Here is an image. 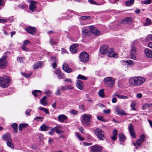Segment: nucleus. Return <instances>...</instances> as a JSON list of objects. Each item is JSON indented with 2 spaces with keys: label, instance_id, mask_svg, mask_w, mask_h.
Returning a JSON list of instances; mask_svg holds the SVG:
<instances>
[{
  "label": "nucleus",
  "instance_id": "f257e3e1",
  "mask_svg": "<svg viewBox=\"0 0 152 152\" xmlns=\"http://www.w3.org/2000/svg\"><path fill=\"white\" fill-rule=\"evenodd\" d=\"M145 81V79L141 77H135L130 79L129 84L131 86H136L142 84Z\"/></svg>",
  "mask_w": 152,
  "mask_h": 152
},
{
  "label": "nucleus",
  "instance_id": "f03ea898",
  "mask_svg": "<svg viewBox=\"0 0 152 152\" xmlns=\"http://www.w3.org/2000/svg\"><path fill=\"white\" fill-rule=\"evenodd\" d=\"M11 82L10 77L7 76H5L0 78V87L3 88L8 87Z\"/></svg>",
  "mask_w": 152,
  "mask_h": 152
},
{
  "label": "nucleus",
  "instance_id": "7ed1b4c3",
  "mask_svg": "<svg viewBox=\"0 0 152 152\" xmlns=\"http://www.w3.org/2000/svg\"><path fill=\"white\" fill-rule=\"evenodd\" d=\"M104 82L106 86L112 87L115 84V80L114 78L110 77H105L104 80Z\"/></svg>",
  "mask_w": 152,
  "mask_h": 152
},
{
  "label": "nucleus",
  "instance_id": "20e7f679",
  "mask_svg": "<svg viewBox=\"0 0 152 152\" xmlns=\"http://www.w3.org/2000/svg\"><path fill=\"white\" fill-rule=\"evenodd\" d=\"M94 133L99 140H103L104 139V132L102 130L99 128H96L94 130Z\"/></svg>",
  "mask_w": 152,
  "mask_h": 152
},
{
  "label": "nucleus",
  "instance_id": "39448f33",
  "mask_svg": "<svg viewBox=\"0 0 152 152\" xmlns=\"http://www.w3.org/2000/svg\"><path fill=\"white\" fill-rule=\"evenodd\" d=\"M79 58L83 63H86L89 61V55L86 52H83L80 54Z\"/></svg>",
  "mask_w": 152,
  "mask_h": 152
},
{
  "label": "nucleus",
  "instance_id": "423d86ee",
  "mask_svg": "<svg viewBox=\"0 0 152 152\" xmlns=\"http://www.w3.org/2000/svg\"><path fill=\"white\" fill-rule=\"evenodd\" d=\"M91 116L90 115H87L85 114L83 115L82 119L81 121V122L83 125H88L90 124V119Z\"/></svg>",
  "mask_w": 152,
  "mask_h": 152
},
{
  "label": "nucleus",
  "instance_id": "0eeeda50",
  "mask_svg": "<svg viewBox=\"0 0 152 152\" xmlns=\"http://www.w3.org/2000/svg\"><path fill=\"white\" fill-rule=\"evenodd\" d=\"M7 56H3L0 59V68L4 69L5 68L7 64Z\"/></svg>",
  "mask_w": 152,
  "mask_h": 152
},
{
  "label": "nucleus",
  "instance_id": "6e6552de",
  "mask_svg": "<svg viewBox=\"0 0 152 152\" xmlns=\"http://www.w3.org/2000/svg\"><path fill=\"white\" fill-rule=\"evenodd\" d=\"M131 50L130 53L131 58L134 60L136 59L135 55L136 54L137 48L135 47L134 45L132 44L131 47Z\"/></svg>",
  "mask_w": 152,
  "mask_h": 152
},
{
  "label": "nucleus",
  "instance_id": "1a4fd4ad",
  "mask_svg": "<svg viewBox=\"0 0 152 152\" xmlns=\"http://www.w3.org/2000/svg\"><path fill=\"white\" fill-rule=\"evenodd\" d=\"M103 148L101 146L97 145L92 146L91 147V152H102Z\"/></svg>",
  "mask_w": 152,
  "mask_h": 152
},
{
  "label": "nucleus",
  "instance_id": "9d476101",
  "mask_svg": "<svg viewBox=\"0 0 152 152\" xmlns=\"http://www.w3.org/2000/svg\"><path fill=\"white\" fill-rule=\"evenodd\" d=\"M25 30L29 34L32 35L34 34L37 32L36 28L31 26L27 27L25 28Z\"/></svg>",
  "mask_w": 152,
  "mask_h": 152
},
{
  "label": "nucleus",
  "instance_id": "9b49d317",
  "mask_svg": "<svg viewBox=\"0 0 152 152\" xmlns=\"http://www.w3.org/2000/svg\"><path fill=\"white\" fill-rule=\"evenodd\" d=\"M89 28L90 31L94 35L97 36L99 35L100 32L99 30L95 27H94L93 26L89 27Z\"/></svg>",
  "mask_w": 152,
  "mask_h": 152
},
{
  "label": "nucleus",
  "instance_id": "f8f14e48",
  "mask_svg": "<svg viewBox=\"0 0 152 152\" xmlns=\"http://www.w3.org/2000/svg\"><path fill=\"white\" fill-rule=\"evenodd\" d=\"M145 136L144 134H141L140 138L137 140L136 143L134 144V145L135 146L136 144H137L138 146H140L141 143L145 140Z\"/></svg>",
  "mask_w": 152,
  "mask_h": 152
},
{
  "label": "nucleus",
  "instance_id": "ddd939ff",
  "mask_svg": "<svg viewBox=\"0 0 152 152\" xmlns=\"http://www.w3.org/2000/svg\"><path fill=\"white\" fill-rule=\"evenodd\" d=\"M109 49L108 46L107 45H103L100 48V52L102 54H106Z\"/></svg>",
  "mask_w": 152,
  "mask_h": 152
},
{
  "label": "nucleus",
  "instance_id": "4468645a",
  "mask_svg": "<svg viewBox=\"0 0 152 152\" xmlns=\"http://www.w3.org/2000/svg\"><path fill=\"white\" fill-rule=\"evenodd\" d=\"M132 20L131 17H126L122 20L121 23L122 24H130L132 23Z\"/></svg>",
  "mask_w": 152,
  "mask_h": 152
},
{
  "label": "nucleus",
  "instance_id": "2eb2a0df",
  "mask_svg": "<svg viewBox=\"0 0 152 152\" xmlns=\"http://www.w3.org/2000/svg\"><path fill=\"white\" fill-rule=\"evenodd\" d=\"M145 56L148 58L152 59V50L148 48L145 49L144 50Z\"/></svg>",
  "mask_w": 152,
  "mask_h": 152
},
{
  "label": "nucleus",
  "instance_id": "dca6fc26",
  "mask_svg": "<svg viewBox=\"0 0 152 152\" xmlns=\"http://www.w3.org/2000/svg\"><path fill=\"white\" fill-rule=\"evenodd\" d=\"M128 129L129 130L130 135L133 137H136V135L134 132V128L133 125L130 124L128 127Z\"/></svg>",
  "mask_w": 152,
  "mask_h": 152
},
{
  "label": "nucleus",
  "instance_id": "f3484780",
  "mask_svg": "<svg viewBox=\"0 0 152 152\" xmlns=\"http://www.w3.org/2000/svg\"><path fill=\"white\" fill-rule=\"evenodd\" d=\"M37 3V1H31L29 6V9L32 12L34 11L35 10L37 9V7L35 4Z\"/></svg>",
  "mask_w": 152,
  "mask_h": 152
},
{
  "label": "nucleus",
  "instance_id": "a211bd4d",
  "mask_svg": "<svg viewBox=\"0 0 152 152\" xmlns=\"http://www.w3.org/2000/svg\"><path fill=\"white\" fill-rule=\"evenodd\" d=\"M62 69L65 72L67 73H70L72 71V69L69 68L68 64L66 63H64L62 65Z\"/></svg>",
  "mask_w": 152,
  "mask_h": 152
},
{
  "label": "nucleus",
  "instance_id": "6ab92c4d",
  "mask_svg": "<svg viewBox=\"0 0 152 152\" xmlns=\"http://www.w3.org/2000/svg\"><path fill=\"white\" fill-rule=\"evenodd\" d=\"M79 45L77 44L72 45L70 48V50L72 53H75L77 52V48Z\"/></svg>",
  "mask_w": 152,
  "mask_h": 152
},
{
  "label": "nucleus",
  "instance_id": "aec40b11",
  "mask_svg": "<svg viewBox=\"0 0 152 152\" xmlns=\"http://www.w3.org/2000/svg\"><path fill=\"white\" fill-rule=\"evenodd\" d=\"M2 139L7 142L12 140L10 134L8 133H7L4 134L2 137Z\"/></svg>",
  "mask_w": 152,
  "mask_h": 152
},
{
  "label": "nucleus",
  "instance_id": "412c9836",
  "mask_svg": "<svg viewBox=\"0 0 152 152\" xmlns=\"http://www.w3.org/2000/svg\"><path fill=\"white\" fill-rule=\"evenodd\" d=\"M54 72L56 74L59 79H64L65 78L64 74L62 73L59 70H57L54 71Z\"/></svg>",
  "mask_w": 152,
  "mask_h": 152
},
{
  "label": "nucleus",
  "instance_id": "4be33fe9",
  "mask_svg": "<svg viewBox=\"0 0 152 152\" xmlns=\"http://www.w3.org/2000/svg\"><path fill=\"white\" fill-rule=\"evenodd\" d=\"M76 85L77 88L80 90H82L83 89V84L81 81L79 80H77L76 81Z\"/></svg>",
  "mask_w": 152,
  "mask_h": 152
},
{
  "label": "nucleus",
  "instance_id": "5701e85b",
  "mask_svg": "<svg viewBox=\"0 0 152 152\" xmlns=\"http://www.w3.org/2000/svg\"><path fill=\"white\" fill-rule=\"evenodd\" d=\"M117 54H115L114 52L113 51V49L111 48L110 49V51L108 52V56L109 57H117Z\"/></svg>",
  "mask_w": 152,
  "mask_h": 152
},
{
  "label": "nucleus",
  "instance_id": "b1692460",
  "mask_svg": "<svg viewBox=\"0 0 152 152\" xmlns=\"http://www.w3.org/2000/svg\"><path fill=\"white\" fill-rule=\"evenodd\" d=\"M58 118L60 121L63 122L64 121L67 119V117L66 115L63 114L59 115Z\"/></svg>",
  "mask_w": 152,
  "mask_h": 152
},
{
  "label": "nucleus",
  "instance_id": "393cba45",
  "mask_svg": "<svg viewBox=\"0 0 152 152\" xmlns=\"http://www.w3.org/2000/svg\"><path fill=\"white\" fill-rule=\"evenodd\" d=\"M43 62L42 61H39L35 63L34 65V67H33L34 69H36L39 67H41L42 66Z\"/></svg>",
  "mask_w": 152,
  "mask_h": 152
},
{
  "label": "nucleus",
  "instance_id": "a878e982",
  "mask_svg": "<svg viewBox=\"0 0 152 152\" xmlns=\"http://www.w3.org/2000/svg\"><path fill=\"white\" fill-rule=\"evenodd\" d=\"M118 137L121 142H124L126 139V137L124 135L121 133L119 134Z\"/></svg>",
  "mask_w": 152,
  "mask_h": 152
},
{
  "label": "nucleus",
  "instance_id": "bb28decb",
  "mask_svg": "<svg viewBox=\"0 0 152 152\" xmlns=\"http://www.w3.org/2000/svg\"><path fill=\"white\" fill-rule=\"evenodd\" d=\"M42 91L38 90H34L32 92V94L34 96L38 97L39 95H41Z\"/></svg>",
  "mask_w": 152,
  "mask_h": 152
},
{
  "label": "nucleus",
  "instance_id": "cd10ccee",
  "mask_svg": "<svg viewBox=\"0 0 152 152\" xmlns=\"http://www.w3.org/2000/svg\"><path fill=\"white\" fill-rule=\"evenodd\" d=\"M50 127L46 126L45 124H43L40 127V129L41 131H46L49 129Z\"/></svg>",
  "mask_w": 152,
  "mask_h": 152
},
{
  "label": "nucleus",
  "instance_id": "c85d7f7f",
  "mask_svg": "<svg viewBox=\"0 0 152 152\" xmlns=\"http://www.w3.org/2000/svg\"><path fill=\"white\" fill-rule=\"evenodd\" d=\"M11 127L13 129L14 132L16 133L18 132V124L16 123L12 124L11 125Z\"/></svg>",
  "mask_w": 152,
  "mask_h": 152
},
{
  "label": "nucleus",
  "instance_id": "c756f323",
  "mask_svg": "<svg viewBox=\"0 0 152 152\" xmlns=\"http://www.w3.org/2000/svg\"><path fill=\"white\" fill-rule=\"evenodd\" d=\"M47 97L45 96H44L40 100V103L43 105H46L47 103L46 101V99Z\"/></svg>",
  "mask_w": 152,
  "mask_h": 152
},
{
  "label": "nucleus",
  "instance_id": "7c9ffc66",
  "mask_svg": "<svg viewBox=\"0 0 152 152\" xmlns=\"http://www.w3.org/2000/svg\"><path fill=\"white\" fill-rule=\"evenodd\" d=\"M28 126V124H20L18 126L19 130L20 131H21L23 128H25Z\"/></svg>",
  "mask_w": 152,
  "mask_h": 152
},
{
  "label": "nucleus",
  "instance_id": "2f4dec72",
  "mask_svg": "<svg viewBox=\"0 0 152 152\" xmlns=\"http://www.w3.org/2000/svg\"><path fill=\"white\" fill-rule=\"evenodd\" d=\"M61 128V126H56L55 127L53 128L54 129V131L57 134H60L63 132L62 131H61L60 129Z\"/></svg>",
  "mask_w": 152,
  "mask_h": 152
},
{
  "label": "nucleus",
  "instance_id": "473e14b6",
  "mask_svg": "<svg viewBox=\"0 0 152 152\" xmlns=\"http://www.w3.org/2000/svg\"><path fill=\"white\" fill-rule=\"evenodd\" d=\"M98 95L101 97H104L105 96L104 90L102 89L100 90L98 92Z\"/></svg>",
  "mask_w": 152,
  "mask_h": 152
},
{
  "label": "nucleus",
  "instance_id": "72a5a7b5",
  "mask_svg": "<svg viewBox=\"0 0 152 152\" xmlns=\"http://www.w3.org/2000/svg\"><path fill=\"white\" fill-rule=\"evenodd\" d=\"M6 143L8 146L12 148H14V146L12 142V140L7 141Z\"/></svg>",
  "mask_w": 152,
  "mask_h": 152
},
{
  "label": "nucleus",
  "instance_id": "f704fd0d",
  "mask_svg": "<svg viewBox=\"0 0 152 152\" xmlns=\"http://www.w3.org/2000/svg\"><path fill=\"white\" fill-rule=\"evenodd\" d=\"M151 19H150L148 18H147L145 20V22L143 24L145 26H148L151 24Z\"/></svg>",
  "mask_w": 152,
  "mask_h": 152
},
{
  "label": "nucleus",
  "instance_id": "c9c22d12",
  "mask_svg": "<svg viewBox=\"0 0 152 152\" xmlns=\"http://www.w3.org/2000/svg\"><path fill=\"white\" fill-rule=\"evenodd\" d=\"M134 0H130L125 2V5L126 6H131L134 3Z\"/></svg>",
  "mask_w": 152,
  "mask_h": 152
},
{
  "label": "nucleus",
  "instance_id": "e433bc0d",
  "mask_svg": "<svg viewBox=\"0 0 152 152\" xmlns=\"http://www.w3.org/2000/svg\"><path fill=\"white\" fill-rule=\"evenodd\" d=\"M39 110L44 111V112H45L46 113H47L48 114H50V113L49 111V110H48L46 109V108H45L44 107H39Z\"/></svg>",
  "mask_w": 152,
  "mask_h": 152
},
{
  "label": "nucleus",
  "instance_id": "4c0bfd02",
  "mask_svg": "<svg viewBox=\"0 0 152 152\" xmlns=\"http://www.w3.org/2000/svg\"><path fill=\"white\" fill-rule=\"evenodd\" d=\"M152 0H145L141 1V4H151V2Z\"/></svg>",
  "mask_w": 152,
  "mask_h": 152
},
{
  "label": "nucleus",
  "instance_id": "58836bf2",
  "mask_svg": "<svg viewBox=\"0 0 152 152\" xmlns=\"http://www.w3.org/2000/svg\"><path fill=\"white\" fill-rule=\"evenodd\" d=\"M80 19L82 20L86 19L90 20L91 19V17L88 15L82 16L80 17Z\"/></svg>",
  "mask_w": 152,
  "mask_h": 152
},
{
  "label": "nucleus",
  "instance_id": "ea45409f",
  "mask_svg": "<svg viewBox=\"0 0 152 152\" xmlns=\"http://www.w3.org/2000/svg\"><path fill=\"white\" fill-rule=\"evenodd\" d=\"M77 79H80L83 80H87V78L83 75H79L77 77Z\"/></svg>",
  "mask_w": 152,
  "mask_h": 152
},
{
  "label": "nucleus",
  "instance_id": "a19ab883",
  "mask_svg": "<svg viewBox=\"0 0 152 152\" xmlns=\"http://www.w3.org/2000/svg\"><path fill=\"white\" fill-rule=\"evenodd\" d=\"M117 112L118 114H120L122 115H126L125 111L123 110H118Z\"/></svg>",
  "mask_w": 152,
  "mask_h": 152
},
{
  "label": "nucleus",
  "instance_id": "79ce46f5",
  "mask_svg": "<svg viewBox=\"0 0 152 152\" xmlns=\"http://www.w3.org/2000/svg\"><path fill=\"white\" fill-rule=\"evenodd\" d=\"M18 7L19 8H21L22 9H24L26 8L27 6L26 4H22L18 5Z\"/></svg>",
  "mask_w": 152,
  "mask_h": 152
},
{
  "label": "nucleus",
  "instance_id": "37998d69",
  "mask_svg": "<svg viewBox=\"0 0 152 152\" xmlns=\"http://www.w3.org/2000/svg\"><path fill=\"white\" fill-rule=\"evenodd\" d=\"M88 31L86 28H84L83 29L82 33L83 35L87 36L88 32Z\"/></svg>",
  "mask_w": 152,
  "mask_h": 152
},
{
  "label": "nucleus",
  "instance_id": "c03bdc74",
  "mask_svg": "<svg viewBox=\"0 0 152 152\" xmlns=\"http://www.w3.org/2000/svg\"><path fill=\"white\" fill-rule=\"evenodd\" d=\"M76 134L78 138L81 140L83 141L84 140V138L83 137H81L80 135L78 133L76 132Z\"/></svg>",
  "mask_w": 152,
  "mask_h": 152
},
{
  "label": "nucleus",
  "instance_id": "a18cd8bd",
  "mask_svg": "<svg viewBox=\"0 0 152 152\" xmlns=\"http://www.w3.org/2000/svg\"><path fill=\"white\" fill-rule=\"evenodd\" d=\"M50 43L52 45H56L57 43L54 41L53 39H50Z\"/></svg>",
  "mask_w": 152,
  "mask_h": 152
},
{
  "label": "nucleus",
  "instance_id": "49530a36",
  "mask_svg": "<svg viewBox=\"0 0 152 152\" xmlns=\"http://www.w3.org/2000/svg\"><path fill=\"white\" fill-rule=\"evenodd\" d=\"M24 58L23 57H18L17 58V61H19L20 63L23 62Z\"/></svg>",
  "mask_w": 152,
  "mask_h": 152
},
{
  "label": "nucleus",
  "instance_id": "de8ad7c7",
  "mask_svg": "<svg viewBox=\"0 0 152 152\" xmlns=\"http://www.w3.org/2000/svg\"><path fill=\"white\" fill-rule=\"evenodd\" d=\"M70 113L72 115H76L77 113V112L75 110H72L69 111Z\"/></svg>",
  "mask_w": 152,
  "mask_h": 152
},
{
  "label": "nucleus",
  "instance_id": "09e8293b",
  "mask_svg": "<svg viewBox=\"0 0 152 152\" xmlns=\"http://www.w3.org/2000/svg\"><path fill=\"white\" fill-rule=\"evenodd\" d=\"M50 59L51 61L53 62H57V60L56 58L55 57H51L50 58Z\"/></svg>",
  "mask_w": 152,
  "mask_h": 152
},
{
  "label": "nucleus",
  "instance_id": "8fccbe9b",
  "mask_svg": "<svg viewBox=\"0 0 152 152\" xmlns=\"http://www.w3.org/2000/svg\"><path fill=\"white\" fill-rule=\"evenodd\" d=\"M23 45H24V46H26L28 44L30 43V42L28 40H26L24 41L23 42Z\"/></svg>",
  "mask_w": 152,
  "mask_h": 152
},
{
  "label": "nucleus",
  "instance_id": "3c124183",
  "mask_svg": "<svg viewBox=\"0 0 152 152\" xmlns=\"http://www.w3.org/2000/svg\"><path fill=\"white\" fill-rule=\"evenodd\" d=\"M103 112L104 114H108L110 113V110L109 109H107V110H104L103 111Z\"/></svg>",
  "mask_w": 152,
  "mask_h": 152
},
{
  "label": "nucleus",
  "instance_id": "603ef678",
  "mask_svg": "<svg viewBox=\"0 0 152 152\" xmlns=\"http://www.w3.org/2000/svg\"><path fill=\"white\" fill-rule=\"evenodd\" d=\"M126 62L129 65H132L133 64V61L130 60H127Z\"/></svg>",
  "mask_w": 152,
  "mask_h": 152
},
{
  "label": "nucleus",
  "instance_id": "864d4df0",
  "mask_svg": "<svg viewBox=\"0 0 152 152\" xmlns=\"http://www.w3.org/2000/svg\"><path fill=\"white\" fill-rule=\"evenodd\" d=\"M22 75L26 78H28L31 76V74H27L25 73H22Z\"/></svg>",
  "mask_w": 152,
  "mask_h": 152
},
{
  "label": "nucleus",
  "instance_id": "5fc2aeb1",
  "mask_svg": "<svg viewBox=\"0 0 152 152\" xmlns=\"http://www.w3.org/2000/svg\"><path fill=\"white\" fill-rule=\"evenodd\" d=\"M61 94L60 89L58 88L56 92V95L58 96Z\"/></svg>",
  "mask_w": 152,
  "mask_h": 152
},
{
  "label": "nucleus",
  "instance_id": "6e6d98bb",
  "mask_svg": "<svg viewBox=\"0 0 152 152\" xmlns=\"http://www.w3.org/2000/svg\"><path fill=\"white\" fill-rule=\"evenodd\" d=\"M31 109H29L28 110H26L25 111V113L27 116H29L30 115V113L31 111Z\"/></svg>",
  "mask_w": 152,
  "mask_h": 152
},
{
  "label": "nucleus",
  "instance_id": "4d7b16f0",
  "mask_svg": "<svg viewBox=\"0 0 152 152\" xmlns=\"http://www.w3.org/2000/svg\"><path fill=\"white\" fill-rule=\"evenodd\" d=\"M118 134V131L115 129L113 131V135L117 136Z\"/></svg>",
  "mask_w": 152,
  "mask_h": 152
},
{
  "label": "nucleus",
  "instance_id": "13d9d810",
  "mask_svg": "<svg viewBox=\"0 0 152 152\" xmlns=\"http://www.w3.org/2000/svg\"><path fill=\"white\" fill-rule=\"evenodd\" d=\"M84 145L85 146H89L92 145L91 143H88L86 142H84L83 143Z\"/></svg>",
  "mask_w": 152,
  "mask_h": 152
},
{
  "label": "nucleus",
  "instance_id": "bf43d9fd",
  "mask_svg": "<svg viewBox=\"0 0 152 152\" xmlns=\"http://www.w3.org/2000/svg\"><path fill=\"white\" fill-rule=\"evenodd\" d=\"M5 5V2L4 0H0V6H3Z\"/></svg>",
  "mask_w": 152,
  "mask_h": 152
},
{
  "label": "nucleus",
  "instance_id": "052dcab7",
  "mask_svg": "<svg viewBox=\"0 0 152 152\" xmlns=\"http://www.w3.org/2000/svg\"><path fill=\"white\" fill-rule=\"evenodd\" d=\"M45 93L47 94L48 96H50L49 94L51 93V92L49 90H47L45 91Z\"/></svg>",
  "mask_w": 152,
  "mask_h": 152
},
{
  "label": "nucleus",
  "instance_id": "680f3d73",
  "mask_svg": "<svg viewBox=\"0 0 152 152\" xmlns=\"http://www.w3.org/2000/svg\"><path fill=\"white\" fill-rule=\"evenodd\" d=\"M54 131V129L52 128L50 130V131L48 132V134L50 135H53V132Z\"/></svg>",
  "mask_w": 152,
  "mask_h": 152
},
{
  "label": "nucleus",
  "instance_id": "e2e57ef3",
  "mask_svg": "<svg viewBox=\"0 0 152 152\" xmlns=\"http://www.w3.org/2000/svg\"><path fill=\"white\" fill-rule=\"evenodd\" d=\"M7 22V20L2 19H0V23H4Z\"/></svg>",
  "mask_w": 152,
  "mask_h": 152
},
{
  "label": "nucleus",
  "instance_id": "0e129e2a",
  "mask_svg": "<svg viewBox=\"0 0 152 152\" xmlns=\"http://www.w3.org/2000/svg\"><path fill=\"white\" fill-rule=\"evenodd\" d=\"M64 81L65 82H67L71 83H72V80L69 78L66 79L65 80H64Z\"/></svg>",
  "mask_w": 152,
  "mask_h": 152
},
{
  "label": "nucleus",
  "instance_id": "69168bd1",
  "mask_svg": "<svg viewBox=\"0 0 152 152\" xmlns=\"http://www.w3.org/2000/svg\"><path fill=\"white\" fill-rule=\"evenodd\" d=\"M142 94L141 93H138L137 95V97L138 98H140L142 97Z\"/></svg>",
  "mask_w": 152,
  "mask_h": 152
},
{
  "label": "nucleus",
  "instance_id": "338daca9",
  "mask_svg": "<svg viewBox=\"0 0 152 152\" xmlns=\"http://www.w3.org/2000/svg\"><path fill=\"white\" fill-rule=\"evenodd\" d=\"M117 101V99L115 97H113L112 100V102L113 103H115Z\"/></svg>",
  "mask_w": 152,
  "mask_h": 152
},
{
  "label": "nucleus",
  "instance_id": "774afa93",
  "mask_svg": "<svg viewBox=\"0 0 152 152\" xmlns=\"http://www.w3.org/2000/svg\"><path fill=\"white\" fill-rule=\"evenodd\" d=\"M148 46L149 48L152 49V42H149L148 44Z\"/></svg>",
  "mask_w": 152,
  "mask_h": 152
}]
</instances>
